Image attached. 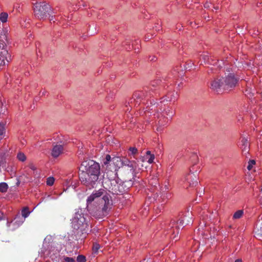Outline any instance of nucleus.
Segmentation results:
<instances>
[{"label":"nucleus","mask_w":262,"mask_h":262,"mask_svg":"<svg viewBox=\"0 0 262 262\" xmlns=\"http://www.w3.org/2000/svg\"><path fill=\"white\" fill-rule=\"evenodd\" d=\"M255 161L253 160H250L248 162V165L247 166V169L249 170H250L252 167H253V166L254 165H255Z\"/></svg>","instance_id":"25"},{"label":"nucleus","mask_w":262,"mask_h":262,"mask_svg":"<svg viewBox=\"0 0 262 262\" xmlns=\"http://www.w3.org/2000/svg\"><path fill=\"white\" fill-rule=\"evenodd\" d=\"M8 17V14L7 13H6V12L1 13V14L0 15V20L2 23H4L7 22Z\"/></svg>","instance_id":"17"},{"label":"nucleus","mask_w":262,"mask_h":262,"mask_svg":"<svg viewBox=\"0 0 262 262\" xmlns=\"http://www.w3.org/2000/svg\"><path fill=\"white\" fill-rule=\"evenodd\" d=\"M256 229L257 230V232L258 233H257V236H259V237H262V222L260 223V224H257L256 225Z\"/></svg>","instance_id":"23"},{"label":"nucleus","mask_w":262,"mask_h":262,"mask_svg":"<svg viewBox=\"0 0 262 262\" xmlns=\"http://www.w3.org/2000/svg\"><path fill=\"white\" fill-rule=\"evenodd\" d=\"M55 179L53 177H49L47 180V184L49 186H52L54 183Z\"/></svg>","instance_id":"24"},{"label":"nucleus","mask_w":262,"mask_h":262,"mask_svg":"<svg viewBox=\"0 0 262 262\" xmlns=\"http://www.w3.org/2000/svg\"><path fill=\"white\" fill-rule=\"evenodd\" d=\"M112 162L115 165L116 168H124L125 170H129V173L133 178L136 169V163L134 161H129L125 158H121L119 157H115L112 158Z\"/></svg>","instance_id":"6"},{"label":"nucleus","mask_w":262,"mask_h":262,"mask_svg":"<svg viewBox=\"0 0 262 262\" xmlns=\"http://www.w3.org/2000/svg\"><path fill=\"white\" fill-rule=\"evenodd\" d=\"M112 158H111V156L109 155H107L105 156V159L103 160V164L105 165H107L111 162H112Z\"/></svg>","instance_id":"21"},{"label":"nucleus","mask_w":262,"mask_h":262,"mask_svg":"<svg viewBox=\"0 0 262 262\" xmlns=\"http://www.w3.org/2000/svg\"><path fill=\"white\" fill-rule=\"evenodd\" d=\"M33 9L35 17L39 20H45L54 13L51 7L45 2L36 3Z\"/></svg>","instance_id":"5"},{"label":"nucleus","mask_w":262,"mask_h":262,"mask_svg":"<svg viewBox=\"0 0 262 262\" xmlns=\"http://www.w3.org/2000/svg\"><path fill=\"white\" fill-rule=\"evenodd\" d=\"M235 262H242V260L241 259H237L235 261Z\"/></svg>","instance_id":"39"},{"label":"nucleus","mask_w":262,"mask_h":262,"mask_svg":"<svg viewBox=\"0 0 262 262\" xmlns=\"http://www.w3.org/2000/svg\"><path fill=\"white\" fill-rule=\"evenodd\" d=\"M154 60V58H152L151 60Z\"/></svg>","instance_id":"43"},{"label":"nucleus","mask_w":262,"mask_h":262,"mask_svg":"<svg viewBox=\"0 0 262 262\" xmlns=\"http://www.w3.org/2000/svg\"><path fill=\"white\" fill-rule=\"evenodd\" d=\"M154 105H155V103H154V104L152 105V106H154Z\"/></svg>","instance_id":"44"},{"label":"nucleus","mask_w":262,"mask_h":262,"mask_svg":"<svg viewBox=\"0 0 262 262\" xmlns=\"http://www.w3.org/2000/svg\"><path fill=\"white\" fill-rule=\"evenodd\" d=\"M72 226L74 229L80 230L82 234L86 233L89 231V226L85 219L83 214L78 213H76L73 218Z\"/></svg>","instance_id":"7"},{"label":"nucleus","mask_w":262,"mask_h":262,"mask_svg":"<svg viewBox=\"0 0 262 262\" xmlns=\"http://www.w3.org/2000/svg\"><path fill=\"white\" fill-rule=\"evenodd\" d=\"M244 211L243 210H238L233 214V218L234 219H240L243 215Z\"/></svg>","instance_id":"16"},{"label":"nucleus","mask_w":262,"mask_h":262,"mask_svg":"<svg viewBox=\"0 0 262 262\" xmlns=\"http://www.w3.org/2000/svg\"><path fill=\"white\" fill-rule=\"evenodd\" d=\"M210 88L211 89L216 92L221 91L223 90V84L222 78H215L211 81Z\"/></svg>","instance_id":"11"},{"label":"nucleus","mask_w":262,"mask_h":262,"mask_svg":"<svg viewBox=\"0 0 262 262\" xmlns=\"http://www.w3.org/2000/svg\"><path fill=\"white\" fill-rule=\"evenodd\" d=\"M81 173L79 179L81 183L89 189L96 187L100 174L99 164L92 160L82 162L79 168Z\"/></svg>","instance_id":"2"},{"label":"nucleus","mask_w":262,"mask_h":262,"mask_svg":"<svg viewBox=\"0 0 262 262\" xmlns=\"http://www.w3.org/2000/svg\"><path fill=\"white\" fill-rule=\"evenodd\" d=\"M177 96H178V94H177V93H172L171 94V98H170V101H171V100H172L173 99L174 100H177Z\"/></svg>","instance_id":"33"},{"label":"nucleus","mask_w":262,"mask_h":262,"mask_svg":"<svg viewBox=\"0 0 262 262\" xmlns=\"http://www.w3.org/2000/svg\"><path fill=\"white\" fill-rule=\"evenodd\" d=\"M210 7L209 4L208 3H206L204 4V7L205 8H209Z\"/></svg>","instance_id":"37"},{"label":"nucleus","mask_w":262,"mask_h":262,"mask_svg":"<svg viewBox=\"0 0 262 262\" xmlns=\"http://www.w3.org/2000/svg\"><path fill=\"white\" fill-rule=\"evenodd\" d=\"M63 151V147L62 145L60 144H56L53 146L51 155L54 158H56L59 156L60 154L62 153Z\"/></svg>","instance_id":"12"},{"label":"nucleus","mask_w":262,"mask_h":262,"mask_svg":"<svg viewBox=\"0 0 262 262\" xmlns=\"http://www.w3.org/2000/svg\"><path fill=\"white\" fill-rule=\"evenodd\" d=\"M243 152H245V154L248 152L249 149V143L248 140L245 138H243L241 140Z\"/></svg>","instance_id":"13"},{"label":"nucleus","mask_w":262,"mask_h":262,"mask_svg":"<svg viewBox=\"0 0 262 262\" xmlns=\"http://www.w3.org/2000/svg\"><path fill=\"white\" fill-rule=\"evenodd\" d=\"M129 150L133 155L137 154L138 152L137 148L134 147H130Z\"/></svg>","instance_id":"30"},{"label":"nucleus","mask_w":262,"mask_h":262,"mask_svg":"<svg viewBox=\"0 0 262 262\" xmlns=\"http://www.w3.org/2000/svg\"><path fill=\"white\" fill-rule=\"evenodd\" d=\"M100 245L98 244H94L93 247V251L95 253L98 252V250L100 249Z\"/></svg>","instance_id":"27"},{"label":"nucleus","mask_w":262,"mask_h":262,"mask_svg":"<svg viewBox=\"0 0 262 262\" xmlns=\"http://www.w3.org/2000/svg\"><path fill=\"white\" fill-rule=\"evenodd\" d=\"M48 16L49 17V20L50 21L53 20L54 22V16L53 15H52V14H51L50 16Z\"/></svg>","instance_id":"35"},{"label":"nucleus","mask_w":262,"mask_h":262,"mask_svg":"<svg viewBox=\"0 0 262 262\" xmlns=\"http://www.w3.org/2000/svg\"><path fill=\"white\" fill-rule=\"evenodd\" d=\"M146 154V159L148 158V157H149V155H151L150 151H147Z\"/></svg>","instance_id":"36"},{"label":"nucleus","mask_w":262,"mask_h":262,"mask_svg":"<svg viewBox=\"0 0 262 262\" xmlns=\"http://www.w3.org/2000/svg\"><path fill=\"white\" fill-rule=\"evenodd\" d=\"M5 132L4 124L0 123V136L3 135Z\"/></svg>","instance_id":"29"},{"label":"nucleus","mask_w":262,"mask_h":262,"mask_svg":"<svg viewBox=\"0 0 262 262\" xmlns=\"http://www.w3.org/2000/svg\"><path fill=\"white\" fill-rule=\"evenodd\" d=\"M8 189V185L5 182L0 183V192L2 193L6 192Z\"/></svg>","instance_id":"15"},{"label":"nucleus","mask_w":262,"mask_h":262,"mask_svg":"<svg viewBox=\"0 0 262 262\" xmlns=\"http://www.w3.org/2000/svg\"><path fill=\"white\" fill-rule=\"evenodd\" d=\"M77 262H85V257L82 255H79L77 257Z\"/></svg>","instance_id":"26"},{"label":"nucleus","mask_w":262,"mask_h":262,"mask_svg":"<svg viewBox=\"0 0 262 262\" xmlns=\"http://www.w3.org/2000/svg\"><path fill=\"white\" fill-rule=\"evenodd\" d=\"M62 262H75V261L72 257H64Z\"/></svg>","instance_id":"28"},{"label":"nucleus","mask_w":262,"mask_h":262,"mask_svg":"<svg viewBox=\"0 0 262 262\" xmlns=\"http://www.w3.org/2000/svg\"><path fill=\"white\" fill-rule=\"evenodd\" d=\"M5 60H6V59L3 56H2V55H0V65L1 66L5 64V63H6Z\"/></svg>","instance_id":"32"},{"label":"nucleus","mask_w":262,"mask_h":262,"mask_svg":"<svg viewBox=\"0 0 262 262\" xmlns=\"http://www.w3.org/2000/svg\"><path fill=\"white\" fill-rule=\"evenodd\" d=\"M193 157H194V158H197V156H196V155H194V156H193Z\"/></svg>","instance_id":"41"},{"label":"nucleus","mask_w":262,"mask_h":262,"mask_svg":"<svg viewBox=\"0 0 262 262\" xmlns=\"http://www.w3.org/2000/svg\"><path fill=\"white\" fill-rule=\"evenodd\" d=\"M86 208L97 218L102 219L107 216L113 206V200L104 189L94 191L86 200Z\"/></svg>","instance_id":"1"},{"label":"nucleus","mask_w":262,"mask_h":262,"mask_svg":"<svg viewBox=\"0 0 262 262\" xmlns=\"http://www.w3.org/2000/svg\"><path fill=\"white\" fill-rule=\"evenodd\" d=\"M222 80L223 90H230L234 88L238 81V79L232 73H230L227 76L222 78Z\"/></svg>","instance_id":"8"},{"label":"nucleus","mask_w":262,"mask_h":262,"mask_svg":"<svg viewBox=\"0 0 262 262\" xmlns=\"http://www.w3.org/2000/svg\"><path fill=\"white\" fill-rule=\"evenodd\" d=\"M147 159V162L151 164L152 163L154 162V160L155 159V156L154 155H149V157H148V158Z\"/></svg>","instance_id":"31"},{"label":"nucleus","mask_w":262,"mask_h":262,"mask_svg":"<svg viewBox=\"0 0 262 262\" xmlns=\"http://www.w3.org/2000/svg\"><path fill=\"white\" fill-rule=\"evenodd\" d=\"M201 60H203L204 63L208 62L210 63V59L208 55L203 54L201 55ZM201 64H203V61H201Z\"/></svg>","instance_id":"19"},{"label":"nucleus","mask_w":262,"mask_h":262,"mask_svg":"<svg viewBox=\"0 0 262 262\" xmlns=\"http://www.w3.org/2000/svg\"><path fill=\"white\" fill-rule=\"evenodd\" d=\"M165 194H166V195H164V197H165L167 199H168L169 197L170 196V194L166 193Z\"/></svg>","instance_id":"38"},{"label":"nucleus","mask_w":262,"mask_h":262,"mask_svg":"<svg viewBox=\"0 0 262 262\" xmlns=\"http://www.w3.org/2000/svg\"><path fill=\"white\" fill-rule=\"evenodd\" d=\"M103 187L114 194H121L126 192L133 185L132 180L125 181L122 183H118L116 180L104 178L102 183Z\"/></svg>","instance_id":"3"},{"label":"nucleus","mask_w":262,"mask_h":262,"mask_svg":"<svg viewBox=\"0 0 262 262\" xmlns=\"http://www.w3.org/2000/svg\"><path fill=\"white\" fill-rule=\"evenodd\" d=\"M147 90L146 88L144 89V91H137L134 93L132 98L130 99L129 103L131 104V106L134 104V102H136L134 106H136L137 104L139 103L147 96Z\"/></svg>","instance_id":"9"},{"label":"nucleus","mask_w":262,"mask_h":262,"mask_svg":"<svg viewBox=\"0 0 262 262\" xmlns=\"http://www.w3.org/2000/svg\"><path fill=\"white\" fill-rule=\"evenodd\" d=\"M29 166V167L31 169H32V170H36V167L35 166V165H33V164H32V163L30 164L29 165V166Z\"/></svg>","instance_id":"34"},{"label":"nucleus","mask_w":262,"mask_h":262,"mask_svg":"<svg viewBox=\"0 0 262 262\" xmlns=\"http://www.w3.org/2000/svg\"><path fill=\"white\" fill-rule=\"evenodd\" d=\"M30 213L28 207H25L21 210V215L24 218L27 217Z\"/></svg>","instance_id":"22"},{"label":"nucleus","mask_w":262,"mask_h":262,"mask_svg":"<svg viewBox=\"0 0 262 262\" xmlns=\"http://www.w3.org/2000/svg\"><path fill=\"white\" fill-rule=\"evenodd\" d=\"M192 222L191 219L187 216L184 217L183 219L179 220L176 222L174 220L171 221L170 223L166 225L164 228V232L165 236L170 239H176L179 233L180 227H184L186 225Z\"/></svg>","instance_id":"4"},{"label":"nucleus","mask_w":262,"mask_h":262,"mask_svg":"<svg viewBox=\"0 0 262 262\" xmlns=\"http://www.w3.org/2000/svg\"><path fill=\"white\" fill-rule=\"evenodd\" d=\"M194 170V166H193L191 167V169L190 170V172L191 173L187 174L185 177V181L189 184V186L190 187H193L198 184L196 179V170H195L194 172H191Z\"/></svg>","instance_id":"10"},{"label":"nucleus","mask_w":262,"mask_h":262,"mask_svg":"<svg viewBox=\"0 0 262 262\" xmlns=\"http://www.w3.org/2000/svg\"><path fill=\"white\" fill-rule=\"evenodd\" d=\"M17 158L19 161L21 162H24L26 160V156L25 155L21 152H19L17 154Z\"/></svg>","instance_id":"18"},{"label":"nucleus","mask_w":262,"mask_h":262,"mask_svg":"<svg viewBox=\"0 0 262 262\" xmlns=\"http://www.w3.org/2000/svg\"><path fill=\"white\" fill-rule=\"evenodd\" d=\"M0 220H3V217H0Z\"/></svg>","instance_id":"42"},{"label":"nucleus","mask_w":262,"mask_h":262,"mask_svg":"<svg viewBox=\"0 0 262 262\" xmlns=\"http://www.w3.org/2000/svg\"><path fill=\"white\" fill-rule=\"evenodd\" d=\"M261 191H262V189H261Z\"/></svg>","instance_id":"45"},{"label":"nucleus","mask_w":262,"mask_h":262,"mask_svg":"<svg viewBox=\"0 0 262 262\" xmlns=\"http://www.w3.org/2000/svg\"><path fill=\"white\" fill-rule=\"evenodd\" d=\"M165 114L170 118H171L174 114L172 111V109L169 107L165 109Z\"/></svg>","instance_id":"20"},{"label":"nucleus","mask_w":262,"mask_h":262,"mask_svg":"<svg viewBox=\"0 0 262 262\" xmlns=\"http://www.w3.org/2000/svg\"><path fill=\"white\" fill-rule=\"evenodd\" d=\"M148 110H153V108L152 107L151 108H150V107H149V108H148Z\"/></svg>","instance_id":"40"},{"label":"nucleus","mask_w":262,"mask_h":262,"mask_svg":"<svg viewBox=\"0 0 262 262\" xmlns=\"http://www.w3.org/2000/svg\"><path fill=\"white\" fill-rule=\"evenodd\" d=\"M161 82V81L160 80H154L150 82L149 86L146 87V89L147 91H152L154 89H156L157 86L160 85Z\"/></svg>","instance_id":"14"}]
</instances>
